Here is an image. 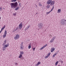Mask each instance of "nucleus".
<instances>
[{"label": "nucleus", "mask_w": 66, "mask_h": 66, "mask_svg": "<svg viewBox=\"0 0 66 66\" xmlns=\"http://www.w3.org/2000/svg\"><path fill=\"white\" fill-rule=\"evenodd\" d=\"M55 36H54L52 38V39L54 40V39H55Z\"/></svg>", "instance_id": "obj_33"}, {"label": "nucleus", "mask_w": 66, "mask_h": 66, "mask_svg": "<svg viewBox=\"0 0 66 66\" xmlns=\"http://www.w3.org/2000/svg\"><path fill=\"white\" fill-rule=\"evenodd\" d=\"M41 64V62H38L37 63V64L38 65H39V64Z\"/></svg>", "instance_id": "obj_28"}, {"label": "nucleus", "mask_w": 66, "mask_h": 66, "mask_svg": "<svg viewBox=\"0 0 66 66\" xmlns=\"http://www.w3.org/2000/svg\"><path fill=\"white\" fill-rule=\"evenodd\" d=\"M58 66H61V65H58Z\"/></svg>", "instance_id": "obj_46"}, {"label": "nucleus", "mask_w": 66, "mask_h": 66, "mask_svg": "<svg viewBox=\"0 0 66 66\" xmlns=\"http://www.w3.org/2000/svg\"><path fill=\"white\" fill-rule=\"evenodd\" d=\"M9 46V44L8 43L7 44H6V45H5V47H6H6H8Z\"/></svg>", "instance_id": "obj_17"}, {"label": "nucleus", "mask_w": 66, "mask_h": 66, "mask_svg": "<svg viewBox=\"0 0 66 66\" xmlns=\"http://www.w3.org/2000/svg\"><path fill=\"white\" fill-rule=\"evenodd\" d=\"M36 7H37V5H36Z\"/></svg>", "instance_id": "obj_47"}, {"label": "nucleus", "mask_w": 66, "mask_h": 66, "mask_svg": "<svg viewBox=\"0 0 66 66\" xmlns=\"http://www.w3.org/2000/svg\"><path fill=\"white\" fill-rule=\"evenodd\" d=\"M38 5H39V6H42V4H40V3H39Z\"/></svg>", "instance_id": "obj_30"}, {"label": "nucleus", "mask_w": 66, "mask_h": 66, "mask_svg": "<svg viewBox=\"0 0 66 66\" xmlns=\"http://www.w3.org/2000/svg\"><path fill=\"white\" fill-rule=\"evenodd\" d=\"M58 63H59V61H57V62H56V63H55V65L56 66V65H57V64H58Z\"/></svg>", "instance_id": "obj_21"}, {"label": "nucleus", "mask_w": 66, "mask_h": 66, "mask_svg": "<svg viewBox=\"0 0 66 66\" xmlns=\"http://www.w3.org/2000/svg\"><path fill=\"white\" fill-rule=\"evenodd\" d=\"M17 0H12L11 1V2H16Z\"/></svg>", "instance_id": "obj_23"}, {"label": "nucleus", "mask_w": 66, "mask_h": 66, "mask_svg": "<svg viewBox=\"0 0 66 66\" xmlns=\"http://www.w3.org/2000/svg\"><path fill=\"white\" fill-rule=\"evenodd\" d=\"M18 29V27H17L16 28V30L15 29H14V31H16L17 30V29Z\"/></svg>", "instance_id": "obj_25"}, {"label": "nucleus", "mask_w": 66, "mask_h": 66, "mask_svg": "<svg viewBox=\"0 0 66 66\" xmlns=\"http://www.w3.org/2000/svg\"><path fill=\"white\" fill-rule=\"evenodd\" d=\"M61 11V10L60 9H58V12H60Z\"/></svg>", "instance_id": "obj_31"}, {"label": "nucleus", "mask_w": 66, "mask_h": 66, "mask_svg": "<svg viewBox=\"0 0 66 66\" xmlns=\"http://www.w3.org/2000/svg\"><path fill=\"white\" fill-rule=\"evenodd\" d=\"M51 2H52V0H49L47 2V4H50L51 3Z\"/></svg>", "instance_id": "obj_6"}, {"label": "nucleus", "mask_w": 66, "mask_h": 66, "mask_svg": "<svg viewBox=\"0 0 66 66\" xmlns=\"http://www.w3.org/2000/svg\"><path fill=\"white\" fill-rule=\"evenodd\" d=\"M61 62H62V63H63V61H61Z\"/></svg>", "instance_id": "obj_44"}, {"label": "nucleus", "mask_w": 66, "mask_h": 66, "mask_svg": "<svg viewBox=\"0 0 66 66\" xmlns=\"http://www.w3.org/2000/svg\"><path fill=\"white\" fill-rule=\"evenodd\" d=\"M31 47V45H29L28 46V49H30Z\"/></svg>", "instance_id": "obj_32"}, {"label": "nucleus", "mask_w": 66, "mask_h": 66, "mask_svg": "<svg viewBox=\"0 0 66 66\" xmlns=\"http://www.w3.org/2000/svg\"><path fill=\"white\" fill-rule=\"evenodd\" d=\"M61 24L63 25H65L66 24V20L64 19H62L61 20L60 22Z\"/></svg>", "instance_id": "obj_2"}, {"label": "nucleus", "mask_w": 66, "mask_h": 66, "mask_svg": "<svg viewBox=\"0 0 66 66\" xmlns=\"http://www.w3.org/2000/svg\"><path fill=\"white\" fill-rule=\"evenodd\" d=\"M55 50V48H52L51 50V52H53L54 51V50Z\"/></svg>", "instance_id": "obj_12"}, {"label": "nucleus", "mask_w": 66, "mask_h": 66, "mask_svg": "<svg viewBox=\"0 0 66 66\" xmlns=\"http://www.w3.org/2000/svg\"><path fill=\"white\" fill-rule=\"evenodd\" d=\"M21 47H23V42H22L21 44Z\"/></svg>", "instance_id": "obj_29"}, {"label": "nucleus", "mask_w": 66, "mask_h": 66, "mask_svg": "<svg viewBox=\"0 0 66 66\" xmlns=\"http://www.w3.org/2000/svg\"><path fill=\"white\" fill-rule=\"evenodd\" d=\"M20 49L22 50L23 49V46H21L20 47Z\"/></svg>", "instance_id": "obj_35"}, {"label": "nucleus", "mask_w": 66, "mask_h": 66, "mask_svg": "<svg viewBox=\"0 0 66 66\" xmlns=\"http://www.w3.org/2000/svg\"><path fill=\"white\" fill-rule=\"evenodd\" d=\"M35 66H38V64H35Z\"/></svg>", "instance_id": "obj_41"}, {"label": "nucleus", "mask_w": 66, "mask_h": 66, "mask_svg": "<svg viewBox=\"0 0 66 66\" xmlns=\"http://www.w3.org/2000/svg\"><path fill=\"white\" fill-rule=\"evenodd\" d=\"M4 43H3V46H4V45H5L6 43V40H5L4 41Z\"/></svg>", "instance_id": "obj_10"}, {"label": "nucleus", "mask_w": 66, "mask_h": 66, "mask_svg": "<svg viewBox=\"0 0 66 66\" xmlns=\"http://www.w3.org/2000/svg\"><path fill=\"white\" fill-rule=\"evenodd\" d=\"M24 54V52H23V51H20V54H21V55H23Z\"/></svg>", "instance_id": "obj_14"}, {"label": "nucleus", "mask_w": 66, "mask_h": 66, "mask_svg": "<svg viewBox=\"0 0 66 66\" xmlns=\"http://www.w3.org/2000/svg\"><path fill=\"white\" fill-rule=\"evenodd\" d=\"M33 51H35V48H33Z\"/></svg>", "instance_id": "obj_38"}, {"label": "nucleus", "mask_w": 66, "mask_h": 66, "mask_svg": "<svg viewBox=\"0 0 66 66\" xmlns=\"http://www.w3.org/2000/svg\"><path fill=\"white\" fill-rule=\"evenodd\" d=\"M6 47L5 46H4L3 47V51H4V50H5V49H6Z\"/></svg>", "instance_id": "obj_13"}, {"label": "nucleus", "mask_w": 66, "mask_h": 66, "mask_svg": "<svg viewBox=\"0 0 66 66\" xmlns=\"http://www.w3.org/2000/svg\"><path fill=\"white\" fill-rule=\"evenodd\" d=\"M38 28L39 29H42V25L40 23V24H39L38 25Z\"/></svg>", "instance_id": "obj_4"}, {"label": "nucleus", "mask_w": 66, "mask_h": 66, "mask_svg": "<svg viewBox=\"0 0 66 66\" xmlns=\"http://www.w3.org/2000/svg\"><path fill=\"white\" fill-rule=\"evenodd\" d=\"M56 54H54V55H53V57H54V56H55V55H56Z\"/></svg>", "instance_id": "obj_34"}, {"label": "nucleus", "mask_w": 66, "mask_h": 66, "mask_svg": "<svg viewBox=\"0 0 66 66\" xmlns=\"http://www.w3.org/2000/svg\"><path fill=\"white\" fill-rule=\"evenodd\" d=\"M6 36V35L4 34V35H3V38H5Z\"/></svg>", "instance_id": "obj_19"}, {"label": "nucleus", "mask_w": 66, "mask_h": 66, "mask_svg": "<svg viewBox=\"0 0 66 66\" xmlns=\"http://www.w3.org/2000/svg\"><path fill=\"white\" fill-rule=\"evenodd\" d=\"M51 12V10L50 11H49L48 12H46V14L47 15H48V14H49V13H50V12Z\"/></svg>", "instance_id": "obj_22"}, {"label": "nucleus", "mask_w": 66, "mask_h": 66, "mask_svg": "<svg viewBox=\"0 0 66 66\" xmlns=\"http://www.w3.org/2000/svg\"><path fill=\"white\" fill-rule=\"evenodd\" d=\"M11 8H13L14 9V8H16V7H17V6H18V3L17 2H15V3H11Z\"/></svg>", "instance_id": "obj_1"}, {"label": "nucleus", "mask_w": 66, "mask_h": 66, "mask_svg": "<svg viewBox=\"0 0 66 66\" xmlns=\"http://www.w3.org/2000/svg\"><path fill=\"white\" fill-rule=\"evenodd\" d=\"M19 9V6H18L15 9V10L16 11H17V10H18Z\"/></svg>", "instance_id": "obj_18"}, {"label": "nucleus", "mask_w": 66, "mask_h": 66, "mask_svg": "<svg viewBox=\"0 0 66 66\" xmlns=\"http://www.w3.org/2000/svg\"><path fill=\"white\" fill-rule=\"evenodd\" d=\"M55 3V2L54 1H52L50 5H53Z\"/></svg>", "instance_id": "obj_8"}, {"label": "nucleus", "mask_w": 66, "mask_h": 66, "mask_svg": "<svg viewBox=\"0 0 66 66\" xmlns=\"http://www.w3.org/2000/svg\"><path fill=\"white\" fill-rule=\"evenodd\" d=\"M46 46H47V45H45L43 47H42L40 49V50H42L43 49H44V48L46 47Z\"/></svg>", "instance_id": "obj_9"}, {"label": "nucleus", "mask_w": 66, "mask_h": 66, "mask_svg": "<svg viewBox=\"0 0 66 66\" xmlns=\"http://www.w3.org/2000/svg\"><path fill=\"white\" fill-rule=\"evenodd\" d=\"M4 34H6V35L7 34V31H6V30H5L4 32Z\"/></svg>", "instance_id": "obj_20"}, {"label": "nucleus", "mask_w": 66, "mask_h": 66, "mask_svg": "<svg viewBox=\"0 0 66 66\" xmlns=\"http://www.w3.org/2000/svg\"><path fill=\"white\" fill-rule=\"evenodd\" d=\"M19 38V35H16V36L14 37V38L15 40L18 39Z\"/></svg>", "instance_id": "obj_3"}, {"label": "nucleus", "mask_w": 66, "mask_h": 66, "mask_svg": "<svg viewBox=\"0 0 66 66\" xmlns=\"http://www.w3.org/2000/svg\"><path fill=\"white\" fill-rule=\"evenodd\" d=\"M49 36H52V35H50Z\"/></svg>", "instance_id": "obj_43"}, {"label": "nucleus", "mask_w": 66, "mask_h": 66, "mask_svg": "<svg viewBox=\"0 0 66 66\" xmlns=\"http://www.w3.org/2000/svg\"><path fill=\"white\" fill-rule=\"evenodd\" d=\"M5 26H4V27H2V29H1V30H2H2H4V28H5Z\"/></svg>", "instance_id": "obj_16"}, {"label": "nucleus", "mask_w": 66, "mask_h": 66, "mask_svg": "<svg viewBox=\"0 0 66 66\" xmlns=\"http://www.w3.org/2000/svg\"><path fill=\"white\" fill-rule=\"evenodd\" d=\"M47 9H49L50 8V5H48L47 6Z\"/></svg>", "instance_id": "obj_26"}, {"label": "nucleus", "mask_w": 66, "mask_h": 66, "mask_svg": "<svg viewBox=\"0 0 66 66\" xmlns=\"http://www.w3.org/2000/svg\"><path fill=\"white\" fill-rule=\"evenodd\" d=\"M2 8H1V7H0V11H2Z\"/></svg>", "instance_id": "obj_37"}, {"label": "nucleus", "mask_w": 66, "mask_h": 66, "mask_svg": "<svg viewBox=\"0 0 66 66\" xmlns=\"http://www.w3.org/2000/svg\"><path fill=\"white\" fill-rule=\"evenodd\" d=\"M0 19H1V17H0Z\"/></svg>", "instance_id": "obj_49"}, {"label": "nucleus", "mask_w": 66, "mask_h": 66, "mask_svg": "<svg viewBox=\"0 0 66 66\" xmlns=\"http://www.w3.org/2000/svg\"><path fill=\"white\" fill-rule=\"evenodd\" d=\"M24 58L23 57H21V59L22 60H23V59Z\"/></svg>", "instance_id": "obj_39"}, {"label": "nucleus", "mask_w": 66, "mask_h": 66, "mask_svg": "<svg viewBox=\"0 0 66 66\" xmlns=\"http://www.w3.org/2000/svg\"><path fill=\"white\" fill-rule=\"evenodd\" d=\"M50 54H51V53H48L47 54V56H46L45 57V59H47V58H48V57H49V56H50Z\"/></svg>", "instance_id": "obj_7"}, {"label": "nucleus", "mask_w": 66, "mask_h": 66, "mask_svg": "<svg viewBox=\"0 0 66 66\" xmlns=\"http://www.w3.org/2000/svg\"><path fill=\"white\" fill-rule=\"evenodd\" d=\"M22 57V55L20 54L19 56V58H21V57Z\"/></svg>", "instance_id": "obj_15"}, {"label": "nucleus", "mask_w": 66, "mask_h": 66, "mask_svg": "<svg viewBox=\"0 0 66 66\" xmlns=\"http://www.w3.org/2000/svg\"><path fill=\"white\" fill-rule=\"evenodd\" d=\"M54 6H53V7L52 8V9H51V11H53V9H54Z\"/></svg>", "instance_id": "obj_24"}, {"label": "nucleus", "mask_w": 66, "mask_h": 66, "mask_svg": "<svg viewBox=\"0 0 66 66\" xmlns=\"http://www.w3.org/2000/svg\"><path fill=\"white\" fill-rule=\"evenodd\" d=\"M13 15L14 16H16V13H13Z\"/></svg>", "instance_id": "obj_36"}, {"label": "nucleus", "mask_w": 66, "mask_h": 66, "mask_svg": "<svg viewBox=\"0 0 66 66\" xmlns=\"http://www.w3.org/2000/svg\"><path fill=\"white\" fill-rule=\"evenodd\" d=\"M38 14V13H36V15L37 14Z\"/></svg>", "instance_id": "obj_45"}, {"label": "nucleus", "mask_w": 66, "mask_h": 66, "mask_svg": "<svg viewBox=\"0 0 66 66\" xmlns=\"http://www.w3.org/2000/svg\"><path fill=\"white\" fill-rule=\"evenodd\" d=\"M30 26H29L28 27H27L25 29V31H27V30H28L29 28H30Z\"/></svg>", "instance_id": "obj_11"}, {"label": "nucleus", "mask_w": 66, "mask_h": 66, "mask_svg": "<svg viewBox=\"0 0 66 66\" xmlns=\"http://www.w3.org/2000/svg\"><path fill=\"white\" fill-rule=\"evenodd\" d=\"M22 23H21L19 25V29H20V30H21V28H22Z\"/></svg>", "instance_id": "obj_5"}, {"label": "nucleus", "mask_w": 66, "mask_h": 66, "mask_svg": "<svg viewBox=\"0 0 66 66\" xmlns=\"http://www.w3.org/2000/svg\"><path fill=\"white\" fill-rule=\"evenodd\" d=\"M3 9L4 10L5 9V8H3Z\"/></svg>", "instance_id": "obj_48"}, {"label": "nucleus", "mask_w": 66, "mask_h": 66, "mask_svg": "<svg viewBox=\"0 0 66 66\" xmlns=\"http://www.w3.org/2000/svg\"><path fill=\"white\" fill-rule=\"evenodd\" d=\"M2 30H1V31H0V34H1V33L2 32Z\"/></svg>", "instance_id": "obj_40"}, {"label": "nucleus", "mask_w": 66, "mask_h": 66, "mask_svg": "<svg viewBox=\"0 0 66 66\" xmlns=\"http://www.w3.org/2000/svg\"><path fill=\"white\" fill-rule=\"evenodd\" d=\"M54 40H53L52 39H51V41H50V43H52L53 42Z\"/></svg>", "instance_id": "obj_27"}, {"label": "nucleus", "mask_w": 66, "mask_h": 66, "mask_svg": "<svg viewBox=\"0 0 66 66\" xmlns=\"http://www.w3.org/2000/svg\"><path fill=\"white\" fill-rule=\"evenodd\" d=\"M21 5V4H20H20H19V6H20H20H21V5Z\"/></svg>", "instance_id": "obj_42"}]
</instances>
